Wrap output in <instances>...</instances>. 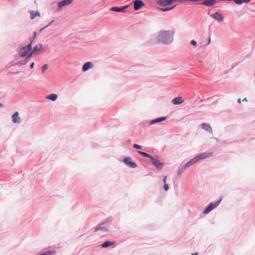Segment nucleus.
<instances>
[{"mask_svg": "<svg viewBox=\"0 0 255 255\" xmlns=\"http://www.w3.org/2000/svg\"><path fill=\"white\" fill-rule=\"evenodd\" d=\"M43 49V47L42 45L40 44H38L34 47L31 53H30L29 56H31L32 54H38L40 53V52L42 51Z\"/></svg>", "mask_w": 255, "mask_h": 255, "instance_id": "obj_5", "label": "nucleus"}, {"mask_svg": "<svg viewBox=\"0 0 255 255\" xmlns=\"http://www.w3.org/2000/svg\"><path fill=\"white\" fill-rule=\"evenodd\" d=\"M174 34L173 30H161L156 37V40L159 43H170L173 41Z\"/></svg>", "mask_w": 255, "mask_h": 255, "instance_id": "obj_1", "label": "nucleus"}, {"mask_svg": "<svg viewBox=\"0 0 255 255\" xmlns=\"http://www.w3.org/2000/svg\"><path fill=\"white\" fill-rule=\"evenodd\" d=\"M12 121L13 123H19L20 122V118L19 117L18 113L15 112L12 116Z\"/></svg>", "mask_w": 255, "mask_h": 255, "instance_id": "obj_11", "label": "nucleus"}, {"mask_svg": "<svg viewBox=\"0 0 255 255\" xmlns=\"http://www.w3.org/2000/svg\"><path fill=\"white\" fill-rule=\"evenodd\" d=\"M190 43H191V45H194V46H195V45H196L197 44L195 40H191L190 41Z\"/></svg>", "mask_w": 255, "mask_h": 255, "instance_id": "obj_31", "label": "nucleus"}, {"mask_svg": "<svg viewBox=\"0 0 255 255\" xmlns=\"http://www.w3.org/2000/svg\"><path fill=\"white\" fill-rule=\"evenodd\" d=\"M137 152L139 154H141L142 156L149 157L150 159L151 158V157H152V156H151V155H150L149 154H148L145 152H144L142 151H137Z\"/></svg>", "mask_w": 255, "mask_h": 255, "instance_id": "obj_24", "label": "nucleus"}, {"mask_svg": "<svg viewBox=\"0 0 255 255\" xmlns=\"http://www.w3.org/2000/svg\"><path fill=\"white\" fill-rule=\"evenodd\" d=\"M210 40H211V39H210V38H209V43L210 42Z\"/></svg>", "mask_w": 255, "mask_h": 255, "instance_id": "obj_39", "label": "nucleus"}, {"mask_svg": "<svg viewBox=\"0 0 255 255\" xmlns=\"http://www.w3.org/2000/svg\"><path fill=\"white\" fill-rule=\"evenodd\" d=\"M198 160L197 159L196 156L193 159H191L190 161L187 162L185 165V166L187 168L194 164L195 163L198 162Z\"/></svg>", "mask_w": 255, "mask_h": 255, "instance_id": "obj_18", "label": "nucleus"}, {"mask_svg": "<svg viewBox=\"0 0 255 255\" xmlns=\"http://www.w3.org/2000/svg\"><path fill=\"white\" fill-rule=\"evenodd\" d=\"M133 146L134 148H135L136 149H140L141 148V146L139 145H138L137 144H134L133 145Z\"/></svg>", "mask_w": 255, "mask_h": 255, "instance_id": "obj_29", "label": "nucleus"}, {"mask_svg": "<svg viewBox=\"0 0 255 255\" xmlns=\"http://www.w3.org/2000/svg\"><path fill=\"white\" fill-rule=\"evenodd\" d=\"M151 162L152 164L156 166V167L158 169H161L163 166V163L160 162L157 158H154V157H151Z\"/></svg>", "mask_w": 255, "mask_h": 255, "instance_id": "obj_7", "label": "nucleus"}, {"mask_svg": "<svg viewBox=\"0 0 255 255\" xmlns=\"http://www.w3.org/2000/svg\"><path fill=\"white\" fill-rule=\"evenodd\" d=\"M234 1L238 4H241L243 3V1L242 0H234Z\"/></svg>", "mask_w": 255, "mask_h": 255, "instance_id": "obj_28", "label": "nucleus"}, {"mask_svg": "<svg viewBox=\"0 0 255 255\" xmlns=\"http://www.w3.org/2000/svg\"><path fill=\"white\" fill-rule=\"evenodd\" d=\"M166 178H167V176H165L164 177L163 179V181L164 184L166 183Z\"/></svg>", "mask_w": 255, "mask_h": 255, "instance_id": "obj_32", "label": "nucleus"}, {"mask_svg": "<svg viewBox=\"0 0 255 255\" xmlns=\"http://www.w3.org/2000/svg\"><path fill=\"white\" fill-rule=\"evenodd\" d=\"M175 0H162L160 2V4L163 6L168 5L171 4Z\"/></svg>", "mask_w": 255, "mask_h": 255, "instance_id": "obj_19", "label": "nucleus"}, {"mask_svg": "<svg viewBox=\"0 0 255 255\" xmlns=\"http://www.w3.org/2000/svg\"><path fill=\"white\" fill-rule=\"evenodd\" d=\"M172 103L174 105H177V104H182V103H183V101L182 100V99L181 97H178L173 99L172 100Z\"/></svg>", "mask_w": 255, "mask_h": 255, "instance_id": "obj_15", "label": "nucleus"}, {"mask_svg": "<svg viewBox=\"0 0 255 255\" xmlns=\"http://www.w3.org/2000/svg\"><path fill=\"white\" fill-rule=\"evenodd\" d=\"M57 95L54 94H51L46 97V98L52 101H55L57 98Z\"/></svg>", "mask_w": 255, "mask_h": 255, "instance_id": "obj_21", "label": "nucleus"}, {"mask_svg": "<svg viewBox=\"0 0 255 255\" xmlns=\"http://www.w3.org/2000/svg\"><path fill=\"white\" fill-rule=\"evenodd\" d=\"M213 18L216 19L218 21H222L224 20V17L222 15L218 12L212 14L211 15Z\"/></svg>", "mask_w": 255, "mask_h": 255, "instance_id": "obj_10", "label": "nucleus"}, {"mask_svg": "<svg viewBox=\"0 0 255 255\" xmlns=\"http://www.w3.org/2000/svg\"><path fill=\"white\" fill-rule=\"evenodd\" d=\"M238 103H239V104L241 103V99H238Z\"/></svg>", "mask_w": 255, "mask_h": 255, "instance_id": "obj_34", "label": "nucleus"}, {"mask_svg": "<svg viewBox=\"0 0 255 255\" xmlns=\"http://www.w3.org/2000/svg\"><path fill=\"white\" fill-rule=\"evenodd\" d=\"M201 127L203 129L206 130L207 131L212 133V128L209 125L206 123H203L201 125Z\"/></svg>", "mask_w": 255, "mask_h": 255, "instance_id": "obj_12", "label": "nucleus"}, {"mask_svg": "<svg viewBox=\"0 0 255 255\" xmlns=\"http://www.w3.org/2000/svg\"><path fill=\"white\" fill-rule=\"evenodd\" d=\"M34 62L31 63V64L30 65V68H31V69L33 68V67L34 66Z\"/></svg>", "mask_w": 255, "mask_h": 255, "instance_id": "obj_33", "label": "nucleus"}, {"mask_svg": "<svg viewBox=\"0 0 255 255\" xmlns=\"http://www.w3.org/2000/svg\"><path fill=\"white\" fill-rule=\"evenodd\" d=\"M73 1V0H62L58 3V6L59 8H61L63 6L71 4Z\"/></svg>", "mask_w": 255, "mask_h": 255, "instance_id": "obj_8", "label": "nucleus"}, {"mask_svg": "<svg viewBox=\"0 0 255 255\" xmlns=\"http://www.w3.org/2000/svg\"><path fill=\"white\" fill-rule=\"evenodd\" d=\"M216 2L217 1L215 0H206L203 2V4L209 6L214 5Z\"/></svg>", "mask_w": 255, "mask_h": 255, "instance_id": "obj_14", "label": "nucleus"}, {"mask_svg": "<svg viewBox=\"0 0 255 255\" xmlns=\"http://www.w3.org/2000/svg\"><path fill=\"white\" fill-rule=\"evenodd\" d=\"M124 163L131 168H135L137 165L133 162L130 157H127L124 159Z\"/></svg>", "mask_w": 255, "mask_h": 255, "instance_id": "obj_6", "label": "nucleus"}, {"mask_svg": "<svg viewBox=\"0 0 255 255\" xmlns=\"http://www.w3.org/2000/svg\"><path fill=\"white\" fill-rule=\"evenodd\" d=\"M3 107V105L1 103H0V107Z\"/></svg>", "mask_w": 255, "mask_h": 255, "instance_id": "obj_38", "label": "nucleus"}, {"mask_svg": "<svg viewBox=\"0 0 255 255\" xmlns=\"http://www.w3.org/2000/svg\"><path fill=\"white\" fill-rule=\"evenodd\" d=\"M173 7L174 6L171 7L170 8L166 7L165 8H161L160 10L163 11H166L172 9L173 8Z\"/></svg>", "mask_w": 255, "mask_h": 255, "instance_id": "obj_27", "label": "nucleus"}, {"mask_svg": "<svg viewBox=\"0 0 255 255\" xmlns=\"http://www.w3.org/2000/svg\"><path fill=\"white\" fill-rule=\"evenodd\" d=\"M243 101H248L247 99L246 98H244L243 100Z\"/></svg>", "mask_w": 255, "mask_h": 255, "instance_id": "obj_36", "label": "nucleus"}, {"mask_svg": "<svg viewBox=\"0 0 255 255\" xmlns=\"http://www.w3.org/2000/svg\"><path fill=\"white\" fill-rule=\"evenodd\" d=\"M48 68V66L47 64H44L42 67V73L44 72V71L47 70Z\"/></svg>", "mask_w": 255, "mask_h": 255, "instance_id": "obj_26", "label": "nucleus"}, {"mask_svg": "<svg viewBox=\"0 0 255 255\" xmlns=\"http://www.w3.org/2000/svg\"><path fill=\"white\" fill-rule=\"evenodd\" d=\"M134 3V9L135 10L139 9L141 6L144 5V3L142 0H136L133 1Z\"/></svg>", "mask_w": 255, "mask_h": 255, "instance_id": "obj_9", "label": "nucleus"}, {"mask_svg": "<svg viewBox=\"0 0 255 255\" xmlns=\"http://www.w3.org/2000/svg\"><path fill=\"white\" fill-rule=\"evenodd\" d=\"M101 231L104 232H106L107 231V229L104 227H98L95 229V231Z\"/></svg>", "mask_w": 255, "mask_h": 255, "instance_id": "obj_25", "label": "nucleus"}, {"mask_svg": "<svg viewBox=\"0 0 255 255\" xmlns=\"http://www.w3.org/2000/svg\"><path fill=\"white\" fill-rule=\"evenodd\" d=\"M220 201H218L217 202L215 203H210L209 206L205 209L204 211V214H206L208 213H209L211 210H212L213 209L215 208L220 203Z\"/></svg>", "mask_w": 255, "mask_h": 255, "instance_id": "obj_4", "label": "nucleus"}, {"mask_svg": "<svg viewBox=\"0 0 255 255\" xmlns=\"http://www.w3.org/2000/svg\"><path fill=\"white\" fill-rule=\"evenodd\" d=\"M115 245V242H109L106 241L105 242L101 245V247L103 248H106L109 247L111 246H114Z\"/></svg>", "mask_w": 255, "mask_h": 255, "instance_id": "obj_17", "label": "nucleus"}, {"mask_svg": "<svg viewBox=\"0 0 255 255\" xmlns=\"http://www.w3.org/2000/svg\"><path fill=\"white\" fill-rule=\"evenodd\" d=\"M166 119V117H162L160 118H157L156 119L152 120V121H150V124L152 125V124H153L157 123V122H162V121L165 120Z\"/></svg>", "mask_w": 255, "mask_h": 255, "instance_id": "obj_20", "label": "nucleus"}, {"mask_svg": "<svg viewBox=\"0 0 255 255\" xmlns=\"http://www.w3.org/2000/svg\"><path fill=\"white\" fill-rule=\"evenodd\" d=\"M187 168V167L185 166V165L180 167L178 169V175L179 176H181L183 171Z\"/></svg>", "mask_w": 255, "mask_h": 255, "instance_id": "obj_22", "label": "nucleus"}, {"mask_svg": "<svg viewBox=\"0 0 255 255\" xmlns=\"http://www.w3.org/2000/svg\"><path fill=\"white\" fill-rule=\"evenodd\" d=\"M40 13L39 12H34L31 11L30 12V17L31 19H33L36 16H39Z\"/></svg>", "mask_w": 255, "mask_h": 255, "instance_id": "obj_23", "label": "nucleus"}, {"mask_svg": "<svg viewBox=\"0 0 255 255\" xmlns=\"http://www.w3.org/2000/svg\"><path fill=\"white\" fill-rule=\"evenodd\" d=\"M128 7V5H126L125 6L118 7H113L111 8V10L116 12H121L123 11L124 10L126 9Z\"/></svg>", "mask_w": 255, "mask_h": 255, "instance_id": "obj_16", "label": "nucleus"}, {"mask_svg": "<svg viewBox=\"0 0 255 255\" xmlns=\"http://www.w3.org/2000/svg\"><path fill=\"white\" fill-rule=\"evenodd\" d=\"M164 189L166 191H167L169 189L168 185L166 183L164 184Z\"/></svg>", "mask_w": 255, "mask_h": 255, "instance_id": "obj_30", "label": "nucleus"}, {"mask_svg": "<svg viewBox=\"0 0 255 255\" xmlns=\"http://www.w3.org/2000/svg\"><path fill=\"white\" fill-rule=\"evenodd\" d=\"M250 0H244V2L246 3H248L250 2Z\"/></svg>", "mask_w": 255, "mask_h": 255, "instance_id": "obj_35", "label": "nucleus"}, {"mask_svg": "<svg viewBox=\"0 0 255 255\" xmlns=\"http://www.w3.org/2000/svg\"><path fill=\"white\" fill-rule=\"evenodd\" d=\"M31 43L32 41L27 46L22 47L19 51L18 55L21 57L27 56L29 57V56L31 53Z\"/></svg>", "mask_w": 255, "mask_h": 255, "instance_id": "obj_2", "label": "nucleus"}, {"mask_svg": "<svg viewBox=\"0 0 255 255\" xmlns=\"http://www.w3.org/2000/svg\"><path fill=\"white\" fill-rule=\"evenodd\" d=\"M93 64L91 62H87L83 65L82 71L83 72L86 71L89 69L91 68Z\"/></svg>", "mask_w": 255, "mask_h": 255, "instance_id": "obj_13", "label": "nucleus"}, {"mask_svg": "<svg viewBox=\"0 0 255 255\" xmlns=\"http://www.w3.org/2000/svg\"><path fill=\"white\" fill-rule=\"evenodd\" d=\"M213 152H204L198 154V155L196 156V157L198 161H199L200 160L211 157L213 155Z\"/></svg>", "mask_w": 255, "mask_h": 255, "instance_id": "obj_3", "label": "nucleus"}, {"mask_svg": "<svg viewBox=\"0 0 255 255\" xmlns=\"http://www.w3.org/2000/svg\"><path fill=\"white\" fill-rule=\"evenodd\" d=\"M191 255H198V254L197 253H194V254H192Z\"/></svg>", "mask_w": 255, "mask_h": 255, "instance_id": "obj_37", "label": "nucleus"}]
</instances>
